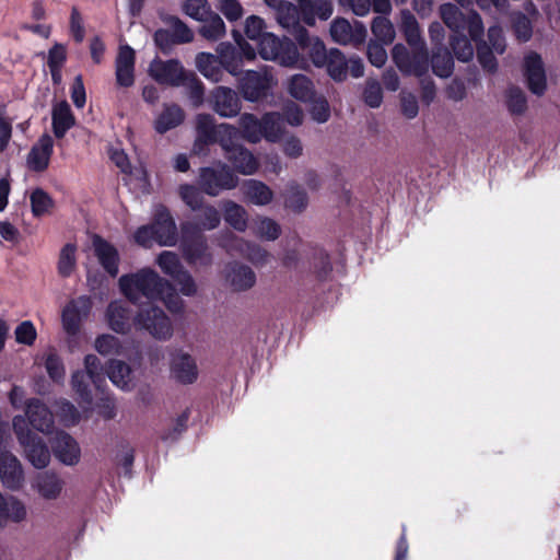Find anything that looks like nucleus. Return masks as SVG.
Instances as JSON below:
<instances>
[{"mask_svg": "<svg viewBox=\"0 0 560 560\" xmlns=\"http://www.w3.org/2000/svg\"><path fill=\"white\" fill-rule=\"evenodd\" d=\"M432 70L440 78H448L454 70V60L451 52L445 47H436L433 51Z\"/></svg>", "mask_w": 560, "mask_h": 560, "instance_id": "nucleus-43", "label": "nucleus"}, {"mask_svg": "<svg viewBox=\"0 0 560 560\" xmlns=\"http://www.w3.org/2000/svg\"><path fill=\"white\" fill-rule=\"evenodd\" d=\"M219 245L230 255H242L258 265L267 261L268 253L259 245L247 242L231 232H225L219 240Z\"/></svg>", "mask_w": 560, "mask_h": 560, "instance_id": "nucleus-7", "label": "nucleus"}, {"mask_svg": "<svg viewBox=\"0 0 560 560\" xmlns=\"http://www.w3.org/2000/svg\"><path fill=\"white\" fill-rule=\"evenodd\" d=\"M197 70L208 80L217 83L223 78V69L219 58L210 52H199L195 58Z\"/></svg>", "mask_w": 560, "mask_h": 560, "instance_id": "nucleus-30", "label": "nucleus"}, {"mask_svg": "<svg viewBox=\"0 0 560 560\" xmlns=\"http://www.w3.org/2000/svg\"><path fill=\"white\" fill-rule=\"evenodd\" d=\"M156 264L165 275L172 278L185 270L177 254L168 250H164L158 256Z\"/></svg>", "mask_w": 560, "mask_h": 560, "instance_id": "nucleus-50", "label": "nucleus"}, {"mask_svg": "<svg viewBox=\"0 0 560 560\" xmlns=\"http://www.w3.org/2000/svg\"><path fill=\"white\" fill-rule=\"evenodd\" d=\"M524 75L530 92L542 95L547 88V80L544 63L538 54L532 51L525 56Z\"/></svg>", "mask_w": 560, "mask_h": 560, "instance_id": "nucleus-18", "label": "nucleus"}, {"mask_svg": "<svg viewBox=\"0 0 560 560\" xmlns=\"http://www.w3.org/2000/svg\"><path fill=\"white\" fill-rule=\"evenodd\" d=\"M0 480L7 489L19 490L24 482V471L20 460L0 446Z\"/></svg>", "mask_w": 560, "mask_h": 560, "instance_id": "nucleus-16", "label": "nucleus"}, {"mask_svg": "<svg viewBox=\"0 0 560 560\" xmlns=\"http://www.w3.org/2000/svg\"><path fill=\"white\" fill-rule=\"evenodd\" d=\"M118 282L121 293L135 304L141 303L143 299L150 304L162 301L172 313L183 311L184 302L175 288L151 268L122 275Z\"/></svg>", "mask_w": 560, "mask_h": 560, "instance_id": "nucleus-1", "label": "nucleus"}, {"mask_svg": "<svg viewBox=\"0 0 560 560\" xmlns=\"http://www.w3.org/2000/svg\"><path fill=\"white\" fill-rule=\"evenodd\" d=\"M226 159L232 163L235 171L243 175H252L258 168V161L254 156V154L240 145L235 149V151L230 153Z\"/></svg>", "mask_w": 560, "mask_h": 560, "instance_id": "nucleus-37", "label": "nucleus"}, {"mask_svg": "<svg viewBox=\"0 0 560 560\" xmlns=\"http://www.w3.org/2000/svg\"><path fill=\"white\" fill-rule=\"evenodd\" d=\"M243 192L248 201L257 206L268 205L273 196L266 184L256 179L246 180L243 185Z\"/></svg>", "mask_w": 560, "mask_h": 560, "instance_id": "nucleus-39", "label": "nucleus"}, {"mask_svg": "<svg viewBox=\"0 0 560 560\" xmlns=\"http://www.w3.org/2000/svg\"><path fill=\"white\" fill-rule=\"evenodd\" d=\"M276 19L278 23L285 28L288 32L292 33L298 38V34L300 30H305L300 24V12L295 4L285 1L283 4L278 7L276 10Z\"/></svg>", "mask_w": 560, "mask_h": 560, "instance_id": "nucleus-33", "label": "nucleus"}, {"mask_svg": "<svg viewBox=\"0 0 560 560\" xmlns=\"http://www.w3.org/2000/svg\"><path fill=\"white\" fill-rule=\"evenodd\" d=\"M88 380L89 377L84 371H77L72 374L71 384L73 390L80 396L81 400L88 405H91L92 395L89 389V384L86 382Z\"/></svg>", "mask_w": 560, "mask_h": 560, "instance_id": "nucleus-62", "label": "nucleus"}, {"mask_svg": "<svg viewBox=\"0 0 560 560\" xmlns=\"http://www.w3.org/2000/svg\"><path fill=\"white\" fill-rule=\"evenodd\" d=\"M226 281L235 291H245L256 283V275L250 267L233 262L228 266Z\"/></svg>", "mask_w": 560, "mask_h": 560, "instance_id": "nucleus-26", "label": "nucleus"}, {"mask_svg": "<svg viewBox=\"0 0 560 560\" xmlns=\"http://www.w3.org/2000/svg\"><path fill=\"white\" fill-rule=\"evenodd\" d=\"M212 109L223 118H233L240 115L242 103L238 94L226 86H217L210 94Z\"/></svg>", "mask_w": 560, "mask_h": 560, "instance_id": "nucleus-11", "label": "nucleus"}, {"mask_svg": "<svg viewBox=\"0 0 560 560\" xmlns=\"http://www.w3.org/2000/svg\"><path fill=\"white\" fill-rule=\"evenodd\" d=\"M183 12L195 21H203L212 12L208 0H184Z\"/></svg>", "mask_w": 560, "mask_h": 560, "instance_id": "nucleus-51", "label": "nucleus"}, {"mask_svg": "<svg viewBox=\"0 0 560 560\" xmlns=\"http://www.w3.org/2000/svg\"><path fill=\"white\" fill-rule=\"evenodd\" d=\"M95 349L102 355H122L124 348L119 339L112 335H102L95 340Z\"/></svg>", "mask_w": 560, "mask_h": 560, "instance_id": "nucleus-52", "label": "nucleus"}, {"mask_svg": "<svg viewBox=\"0 0 560 560\" xmlns=\"http://www.w3.org/2000/svg\"><path fill=\"white\" fill-rule=\"evenodd\" d=\"M330 35L332 39L340 45H361L366 36V28L360 22L354 26L346 19L338 18L331 22Z\"/></svg>", "mask_w": 560, "mask_h": 560, "instance_id": "nucleus-15", "label": "nucleus"}, {"mask_svg": "<svg viewBox=\"0 0 560 560\" xmlns=\"http://www.w3.org/2000/svg\"><path fill=\"white\" fill-rule=\"evenodd\" d=\"M285 205L288 208L295 212L303 211L307 206L306 192L295 183L289 185L288 195L285 198Z\"/></svg>", "mask_w": 560, "mask_h": 560, "instance_id": "nucleus-58", "label": "nucleus"}, {"mask_svg": "<svg viewBox=\"0 0 560 560\" xmlns=\"http://www.w3.org/2000/svg\"><path fill=\"white\" fill-rule=\"evenodd\" d=\"M183 256L189 265L210 266L213 257L202 234H182Z\"/></svg>", "mask_w": 560, "mask_h": 560, "instance_id": "nucleus-10", "label": "nucleus"}, {"mask_svg": "<svg viewBox=\"0 0 560 560\" xmlns=\"http://www.w3.org/2000/svg\"><path fill=\"white\" fill-rule=\"evenodd\" d=\"M219 125H215L214 117L210 114H198L196 117L197 137L194 143V152L196 154H206L207 147L215 143V136Z\"/></svg>", "mask_w": 560, "mask_h": 560, "instance_id": "nucleus-21", "label": "nucleus"}, {"mask_svg": "<svg viewBox=\"0 0 560 560\" xmlns=\"http://www.w3.org/2000/svg\"><path fill=\"white\" fill-rule=\"evenodd\" d=\"M26 417L34 429L49 434L54 428V416L49 408L39 399H30L26 404Z\"/></svg>", "mask_w": 560, "mask_h": 560, "instance_id": "nucleus-22", "label": "nucleus"}, {"mask_svg": "<svg viewBox=\"0 0 560 560\" xmlns=\"http://www.w3.org/2000/svg\"><path fill=\"white\" fill-rule=\"evenodd\" d=\"M136 54L129 45H121L115 61L116 82L119 86L129 88L135 83Z\"/></svg>", "mask_w": 560, "mask_h": 560, "instance_id": "nucleus-20", "label": "nucleus"}, {"mask_svg": "<svg viewBox=\"0 0 560 560\" xmlns=\"http://www.w3.org/2000/svg\"><path fill=\"white\" fill-rule=\"evenodd\" d=\"M92 245L94 254L104 270L112 277H116L119 271V254L117 249L98 235L93 237Z\"/></svg>", "mask_w": 560, "mask_h": 560, "instance_id": "nucleus-24", "label": "nucleus"}, {"mask_svg": "<svg viewBox=\"0 0 560 560\" xmlns=\"http://www.w3.org/2000/svg\"><path fill=\"white\" fill-rule=\"evenodd\" d=\"M75 246L73 244H66L59 255L58 272L62 277H69L75 267Z\"/></svg>", "mask_w": 560, "mask_h": 560, "instance_id": "nucleus-57", "label": "nucleus"}, {"mask_svg": "<svg viewBox=\"0 0 560 560\" xmlns=\"http://www.w3.org/2000/svg\"><path fill=\"white\" fill-rule=\"evenodd\" d=\"M512 27L515 37L520 42H528L533 35V25L530 20L522 12L512 14Z\"/></svg>", "mask_w": 560, "mask_h": 560, "instance_id": "nucleus-53", "label": "nucleus"}, {"mask_svg": "<svg viewBox=\"0 0 560 560\" xmlns=\"http://www.w3.org/2000/svg\"><path fill=\"white\" fill-rule=\"evenodd\" d=\"M218 10L229 22H236L244 14V9L238 0H219Z\"/></svg>", "mask_w": 560, "mask_h": 560, "instance_id": "nucleus-64", "label": "nucleus"}, {"mask_svg": "<svg viewBox=\"0 0 560 560\" xmlns=\"http://www.w3.org/2000/svg\"><path fill=\"white\" fill-rule=\"evenodd\" d=\"M56 458L67 466H74L80 462L81 448L79 443L67 432L57 431L50 440Z\"/></svg>", "mask_w": 560, "mask_h": 560, "instance_id": "nucleus-14", "label": "nucleus"}, {"mask_svg": "<svg viewBox=\"0 0 560 560\" xmlns=\"http://www.w3.org/2000/svg\"><path fill=\"white\" fill-rule=\"evenodd\" d=\"M21 445L24 448L25 457L35 468L43 469L49 465L50 452L39 436L34 435Z\"/></svg>", "mask_w": 560, "mask_h": 560, "instance_id": "nucleus-27", "label": "nucleus"}, {"mask_svg": "<svg viewBox=\"0 0 560 560\" xmlns=\"http://www.w3.org/2000/svg\"><path fill=\"white\" fill-rule=\"evenodd\" d=\"M185 118L184 110L176 104L164 105L162 113L154 121V128L159 133H165L168 130L179 126Z\"/></svg>", "mask_w": 560, "mask_h": 560, "instance_id": "nucleus-35", "label": "nucleus"}, {"mask_svg": "<svg viewBox=\"0 0 560 560\" xmlns=\"http://www.w3.org/2000/svg\"><path fill=\"white\" fill-rule=\"evenodd\" d=\"M262 59L276 61L283 67H293L299 60L296 45L289 38H279L272 33H265L258 44Z\"/></svg>", "mask_w": 560, "mask_h": 560, "instance_id": "nucleus-3", "label": "nucleus"}, {"mask_svg": "<svg viewBox=\"0 0 560 560\" xmlns=\"http://www.w3.org/2000/svg\"><path fill=\"white\" fill-rule=\"evenodd\" d=\"M283 117L279 113H266L262 116L264 138L269 142H278L283 135Z\"/></svg>", "mask_w": 560, "mask_h": 560, "instance_id": "nucleus-46", "label": "nucleus"}, {"mask_svg": "<svg viewBox=\"0 0 560 560\" xmlns=\"http://www.w3.org/2000/svg\"><path fill=\"white\" fill-rule=\"evenodd\" d=\"M451 47L454 51L455 57L463 62H468L474 57V46L471 40L466 37L463 33L454 34L451 38Z\"/></svg>", "mask_w": 560, "mask_h": 560, "instance_id": "nucleus-49", "label": "nucleus"}, {"mask_svg": "<svg viewBox=\"0 0 560 560\" xmlns=\"http://www.w3.org/2000/svg\"><path fill=\"white\" fill-rule=\"evenodd\" d=\"M189 71H186L177 59H153L149 66V74L160 84L182 86Z\"/></svg>", "mask_w": 560, "mask_h": 560, "instance_id": "nucleus-6", "label": "nucleus"}, {"mask_svg": "<svg viewBox=\"0 0 560 560\" xmlns=\"http://www.w3.org/2000/svg\"><path fill=\"white\" fill-rule=\"evenodd\" d=\"M92 308V301L89 296L82 295L71 300L62 311V326L69 335H75L82 319L86 318Z\"/></svg>", "mask_w": 560, "mask_h": 560, "instance_id": "nucleus-12", "label": "nucleus"}, {"mask_svg": "<svg viewBox=\"0 0 560 560\" xmlns=\"http://www.w3.org/2000/svg\"><path fill=\"white\" fill-rule=\"evenodd\" d=\"M217 57L223 70L232 75H237L242 68V54L230 43H220L217 46Z\"/></svg>", "mask_w": 560, "mask_h": 560, "instance_id": "nucleus-34", "label": "nucleus"}, {"mask_svg": "<svg viewBox=\"0 0 560 560\" xmlns=\"http://www.w3.org/2000/svg\"><path fill=\"white\" fill-rule=\"evenodd\" d=\"M200 22L198 33L202 38L209 42H218L225 36V23L218 13L212 11L208 18Z\"/></svg>", "mask_w": 560, "mask_h": 560, "instance_id": "nucleus-38", "label": "nucleus"}, {"mask_svg": "<svg viewBox=\"0 0 560 560\" xmlns=\"http://www.w3.org/2000/svg\"><path fill=\"white\" fill-rule=\"evenodd\" d=\"M63 487L65 481L51 470L38 472L32 481L33 490L47 501L57 500L61 495Z\"/></svg>", "mask_w": 560, "mask_h": 560, "instance_id": "nucleus-19", "label": "nucleus"}, {"mask_svg": "<svg viewBox=\"0 0 560 560\" xmlns=\"http://www.w3.org/2000/svg\"><path fill=\"white\" fill-rule=\"evenodd\" d=\"M52 150V138L47 133L43 135L27 154L28 168L35 172L45 171L48 167Z\"/></svg>", "mask_w": 560, "mask_h": 560, "instance_id": "nucleus-23", "label": "nucleus"}, {"mask_svg": "<svg viewBox=\"0 0 560 560\" xmlns=\"http://www.w3.org/2000/svg\"><path fill=\"white\" fill-rule=\"evenodd\" d=\"M84 366L89 380L96 388H101V384L105 382V374L100 359L94 354H88L84 358Z\"/></svg>", "mask_w": 560, "mask_h": 560, "instance_id": "nucleus-54", "label": "nucleus"}, {"mask_svg": "<svg viewBox=\"0 0 560 560\" xmlns=\"http://www.w3.org/2000/svg\"><path fill=\"white\" fill-rule=\"evenodd\" d=\"M329 77L335 81H343L348 75V61L345 55L337 48L329 50L327 63H325Z\"/></svg>", "mask_w": 560, "mask_h": 560, "instance_id": "nucleus-42", "label": "nucleus"}, {"mask_svg": "<svg viewBox=\"0 0 560 560\" xmlns=\"http://www.w3.org/2000/svg\"><path fill=\"white\" fill-rule=\"evenodd\" d=\"M138 329L147 330L152 337L159 340H167L173 335V326L167 315L158 306L151 305L140 311L133 319Z\"/></svg>", "mask_w": 560, "mask_h": 560, "instance_id": "nucleus-5", "label": "nucleus"}, {"mask_svg": "<svg viewBox=\"0 0 560 560\" xmlns=\"http://www.w3.org/2000/svg\"><path fill=\"white\" fill-rule=\"evenodd\" d=\"M32 212L35 217H40L47 213L54 206L50 196L40 188H36L31 194Z\"/></svg>", "mask_w": 560, "mask_h": 560, "instance_id": "nucleus-59", "label": "nucleus"}, {"mask_svg": "<svg viewBox=\"0 0 560 560\" xmlns=\"http://www.w3.org/2000/svg\"><path fill=\"white\" fill-rule=\"evenodd\" d=\"M240 129L230 124H220L215 136V143H219L225 152V158L235 151L241 144L236 143L240 138Z\"/></svg>", "mask_w": 560, "mask_h": 560, "instance_id": "nucleus-45", "label": "nucleus"}, {"mask_svg": "<svg viewBox=\"0 0 560 560\" xmlns=\"http://www.w3.org/2000/svg\"><path fill=\"white\" fill-rule=\"evenodd\" d=\"M288 91L292 97L301 102L313 101L315 95L313 82L304 74H294L291 77Z\"/></svg>", "mask_w": 560, "mask_h": 560, "instance_id": "nucleus-40", "label": "nucleus"}, {"mask_svg": "<svg viewBox=\"0 0 560 560\" xmlns=\"http://www.w3.org/2000/svg\"><path fill=\"white\" fill-rule=\"evenodd\" d=\"M107 320L109 327L118 332L126 334L130 329L131 313L122 301H114L107 307Z\"/></svg>", "mask_w": 560, "mask_h": 560, "instance_id": "nucleus-28", "label": "nucleus"}, {"mask_svg": "<svg viewBox=\"0 0 560 560\" xmlns=\"http://www.w3.org/2000/svg\"><path fill=\"white\" fill-rule=\"evenodd\" d=\"M25 505L14 497L4 498L0 493V527L9 521L20 523L26 517Z\"/></svg>", "mask_w": 560, "mask_h": 560, "instance_id": "nucleus-31", "label": "nucleus"}, {"mask_svg": "<svg viewBox=\"0 0 560 560\" xmlns=\"http://www.w3.org/2000/svg\"><path fill=\"white\" fill-rule=\"evenodd\" d=\"M238 125L243 139L249 143H258L264 138L262 131V118L259 119L257 116L250 113H244L238 118Z\"/></svg>", "mask_w": 560, "mask_h": 560, "instance_id": "nucleus-36", "label": "nucleus"}, {"mask_svg": "<svg viewBox=\"0 0 560 560\" xmlns=\"http://www.w3.org/2000/svg\"><path fill=\"white\" fill-rule=\"evenodd\" d=\"M75 119L70 105L63 101L52 108V130L57 138H63L69 129L74 126Z\"/></svg>", "mask_w": 560, "mask_h": 560, "instance_id": "nucleus-32", "label": "nucleus"}, {"mask_svg": "<svg viewBox=\"0 0 560 560\" xmlns=\"http://www.w3.org/2000/svg\"><path fill=\"white\" fill-rule=\"evenodd\" d=\"M183 86L187 88L191 104L195 107H199L203 103L205 97V86L202 82L194 72L189 71Z\"/></svg>", "mask_w": 560, "mask_h": 560, "instance_id": "nucleus-55", "label": "nucleus"}, {"mask_svg": "<svg viewBox=\"0 0 560 560\" xmlns=\"http://www.w3.org/2000/svg\"><path fill=\"white\" fill-rule=\"evenodd\" d=\"M198 183L205 194L215 197L223 190L235 188L238 178L226 164L219 163L213 167L200 168Z\"/></svg>", "mask_w": 560, "mask_h": 560, "instance_id": "nucleus-4", "label": "nucleus"}, {"mask_svg": "<svg viewBox=\"0 0 560 560\" xmlns=\"http://www.w3.org/2000/svg\"><path fill=\"white\" fill-rule=\"evenodd\" d=\"M440 15L444 24L455 34H459L465 31V21L467 15H465L455 4L443 3L440 7Z\"/></svg>", "mask_w": 560, "mask_h": 560, "instance_id": "nucleus-41", "label": "nucleus"}, {"mask_svg": "<svg viewBox=\"0 0 560 560\" xmlns=\"http://www.w3.org/2000/svg\"><path fill=\"white\" fill-rule=\"evenodd\" d=\"M151 225L154 228L155 243L160 246H174L177 243V226L165 206L158 205L154 207Z\"/></svg>", "mask_w": 560, "mask_h": 560, "instance_id": "nucleus-8", "label": "nucleus"}, {"mask_svg": "<svg viewBox=\"0 0 560 560\" xmlns=\"http://www.w3.org/2000/svg\"><path fill=\"white\" fill-rule=\"evenodd\" d=\"M110 382L122 390H131L135 386L130 366L120 360H110L106 370Z\"/></svg>", "mask_w": 560, "mask_h": 560, "instance_id": "nucleus-29", "label": "nucleus"}, {"mask_svg": "<svg viewBox=\"0 0 560 560\" xmlns=\"http://www.w3.org/2000/svg\"><path fill=\"white\" fill-rule=\"evenodd\" d=\"M465 30H467L470 39L479 43L482 40L485 34V26L479 13L471 11L465 21Z\"/></svg>", "mask_w": 560, "mask_h": 560, "instance_id": "nucleus-63", "label": "nucleus"}, {"mask_svg": "<svg viewBox=\"0 0 560 560\" xmlns=\"http://www.w3.org/2000/svg\"><path fill=\"white\" fill-rule=\"evenodd\" d=\"M526 97L518 88H510L506 91V106L512 114L520 115L526 109Z\"/></svg>", "mask_w": 560, "mask_h": 560, "instance_id": "nucleus-61", "label": "nucleus"}, {"mask_svg": "<svg viewBox=\"0 0 560 560\" xmlns=\"http://www.w3.org/2000/svg\"><path fill=\"white\" fill-rule=\"evenodd\" d=\"M224 220L234 230L244 232L247 229V212L241 205L226 201L223 206Z\"/></svg>", "mask_w": 560, "mask_h": 560, "instance_id": "nucleus-44", "label": "nucleus"}, {"mask_svg": "<svg viewBox=\"0 0 560 560\" xmlns=\"http://www.w3.org/2000/svg\"><path fill=\"white\" fill-rule=\"evenodd\" d=\"M179 196L186 206L189 207L192 211H197L203 206V196L201 191L194 185H182L179 187Z\"/></svg>", "mask_w": 560, "mask_h": 560, "instance_id": "nucleus-60", "label": "nucleus"}, {"mask_svg": "<svg viewBox=\"0 0 560 560\" xmlns=\"http://www.w3.org/2000/svg\"><path fill=\"white\" fill-rule=\"evenodd\" d=\"M281 232L280 225L270 218H259L255 223V234L267 241H275Z\"/></svg>", "mask_w": 560, "mask_h": 560, "instance_id": "nucleus-56", "label": "nucleus"}, {"mask_svg": "<svg viewBox=\"0 0 560 560\" xmlns=\"http://www.w3.org/2000/svg\"><path fill=\"white\" fill-rule=\"evenodd\" d=\"M175 43L187 44L194 40L192 30L179 18L170 15L164 20Z\"/></svg>", "mask_w": 560, "mask_h": 560, "instance_id": "nucleus-47", "label": "nucleus"}, {"mask_svg": "<svg viewBox=\"0 0 560 560\" xmlns=\"http://www.w3.org/2000/svg\"><path fill=\"white\" fill-rule=\"evenodd\" d=\"M271 77L267 72L247 70L240 80V91L249 102H257L266 96L270 88Z\"/></svg>", "mask_w": 560, "mask_h": 560, "instance_id": "nucleus-13", "label": "nucleus"}, {"mask_svg": "<svg viewBox=\"0 0 560 560\" xmlns=\"http://www.w3.org/2000/svg\"><path fill=\"white\" fill-rule=\"evenodd\" d=\"M296 42L302 50L307 51L315 67L323 68L327 63L329 51L318 37H312L306 30H300Z\"/></svg>", "mask_w": 560, "mask_h": 560, "instance_id": "nucleus-25", "label": "nucleus"}, {"mask_svg": "<svg viewBox=\"0 0 560 560\" xmlns=\"http://www.w3.org/2000/svg\"><path fill=\"white\" fill-rule=\"evenodd\" d=\"M170 375L179 384H194L199 376L196 359L183 350H176L171 354Z\"/></svg>", "mask_w": 560, "mask_h": 560, "instance_id": "nucleus-9", "label": "nucleus"}, {"mask_svg": "<svg viewBox=\"0 0 560 560\" xmlns=\"http://www.w3.org/2000/svg\"><path fill=\"white\" fill-rule=\"evenodd\" d=\"M192 221L183 222L180 224V232L183 235L198 233L202 231H211L217 229L221 222V214L219 210L211 205H203Z\"/></svg>", "mask_w": 560, "mask_h": 560, "instance_id": "nucleus-17", "label": "nucleus"}, {"mask_svg": "<svg viewBox=\"0 0 560 560\" xmlns=\"http://www.w3.org/2000/svg\"><path fill=\"white\" fill-rule=\"evenodd\" d=\"M400 30L412 51L402 44H396L392 50L393 61L404 74L422 77L429 70V52L419 23L409 10L400 13Z\"/></svg>", "mask_w": 560, "mask_h": 560, "instance_id": "nucleus-2", "label": "nucleus"}, {"mask_svg": "<svg viewBox=\"0 0 560 560\" xmlns=\"http://www.w3.org/2000/svg\"><path fill=\"white\" fill-rule=\"evenodd\" d=\"M372 33L376 38V43L392 44L395 39L396 32L393 23L385 16H376L371 26Z\"/></svg>", "mask_w": 560, "mask_h": 560, "instance_id": "nucleus-48", "label": "nucleus"}]
</instances>
